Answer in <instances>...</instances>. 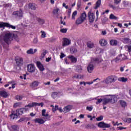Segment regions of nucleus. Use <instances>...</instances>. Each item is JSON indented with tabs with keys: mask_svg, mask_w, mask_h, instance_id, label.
Masks as SVG:
<instances>
[{
	"mask_svg": "<svg viewBox=\"0 0 131 131\" xmlns=\"http://www.w3.org/2000/svg\"><path fill=\"white\" fill-rule=\"evenodd\" d=\"M46 110H42L41 115L44 116V118H48L49 117V114L46 113Z\"/></svg>",
	"mask_w": 131,
	"mask_h": 131,
	"instance_id": "nucleus-29",
	"label": "nucleus"
},
{
	"mask_svg": "<svg viewBox=\"0 0 131 131\" xmlns=\"http://www.w3.org/2000/svg\"><path fill=\"white\" fill-rule=\"evenodd\" d=\"M125 48L126 49V50H127V51H128V52H129V53H131V46H125Z\"/></svg>",
	"mask_w": 131,
	"mask_h": 131,
	"instance_id": "nucleus-43",
	"label": "nucleus"
},
{
	"mask_svg": "<svg viewBox=\"0 0 131 131\" xmlns=\"http://www.w3.org/2000/svg\"><path fill=\"white\" fill-rule=\"evenodd\" d=\"M5 27H9V28L16 29V27L11 25L8 23L3 22L0 23V28H5Z\"/></svg>",
	"mask_w": 131,
	"mask_h": 131,
	"instance_id": "nucleus-7",
	"label": "nucleus"
},
{
	"mask_svg": "<svg viewBox=\"0 0 131 131\" xmlns=\"http://www.w3.org/2000/svg\"><path fill=\"white\" fill-rule=\"evenodd\" d=\"M0 96L3 98H7L8 97V93L6 91H0Z\"/></svg>",
	"mask_w": 131,
	"mask_h": 131,
	"instance_id": "nucleus-19",
	"label": "nucleus"
},
{
	"mask_svg": "<svg viewBox=\"0 0 131 131\" xmlns=\"http://www.w3.org/2000/svg\"><path fill=\"white\" fill-rule=\"evenodd\" d=\"M108 18L107 17H104L102 19V24H106L107 22H108Z\"/></svg>",
	"mask_w": 131,
	"mask_h": 131,
	"instance_id": "nucleus-37",
	"label": "nucleus"
},
{
	"mask_svg": "<svg viewBox=\"0 0 131 131\" xmlns=\"http://www.w3.org/2000/svg\"><path fill=\"white\" fill-rule=\"evenodd\" d=\"M77 15V11H75L73 12L72 15V19L75 20V17Z\"/></svg>",
	"mask_w": 131,
	"mask_h": 131,
	"instance_id": "nucleus-31",
	"label": "nucleus"
},
{
	"mask_svg": "<svg viewBox=\"0 0 131 131\" xmlns=\"http://www.w3.org/2000/svg\"><path fill=\"white\" fill-rule=\"evenodd\" d=\"M41 37L45 38L46 37V32L44 31H41Z\"/></svg>",
	"mask_w": 131,
	"mask_h": 131,
	"instance_id": "nucleus-44",
	"label": "nucleus"
},
{
	"mask_svg": "<svg viewBox=\"0 0 131 131\" xmlns=\"http://www.w3.org/2000/svg\"><path fill=\"white\" fill-rule=\"evenodd\" d=\"M52 110L53 112H55V111L58 110V105H56L54 107H53Z\"/></svg>",
	"mask_w": 131,
	"mask_h": 131,
	"instance_id": "nucleus-54",
	"label": "nucleus"
},
{
	"mask_svg": "<svg viewBox=\"0 0 131 131\" xmlns=\"http://www.w3.org/2000/svg\"><path fill=\"white\" fill-rule=\"evenodd\" d=\"M58 97V93L57 92H53L52 94V98L53 99H56Z\"/></svg>",
	"mask_w": 131,
	"mask_h": 131,
	"instance_id": "nucleus-42",
	"label": "nucleus"
},
{
	"mask_svg": "<svg viewBox=\"0 0 131 131\" xmlns=\"http://www.w3.org/2000/svg\"><path fill=\"white\" fill-rule=\"evenodd\" d=\"M27 69L28 71L31 73H32V72H34V71H35V67H34V65L32 64L28 65Z\"/></svg>",
	"mask_w": 131,
	"mask_h": 131,
	"instance_id": "nucleus-11",
	"label": "nucleus"
},
{
	"mask_svg": "<svg viewBox=\"0 0 131 131\" xmlns=\"http://www.w3.org/2000/svg\"><path fill=\"white\" fill-rule=\"evenodd\" d=\"M60 32L61 33H66L67 32V29L65 28H62L60 30Z\"/></svg>",
	"mask_w": 131,
	"mask_h": 131,
	"instance_id": "nucleus-45",
	"label": "nucleus"
},
{
	"mask_svg": "<svg viewBox=\"0 0 131 131\" xmlns=\"http://www.w3.org/2000/svg\"><path fill=\"white\" fill-rule=\"evenodd\" d=\"M99 62H102V59L100 57L91 58V63H99Z\"/></svg>",
	"mask_w": 131,
	"mask_h": 131,
	"instance_id": "nucleus-16",
	"label": "nucleus"
},
{
	"mask_svg": "<svg viewBox=\"0 0 131 131\" xmlns=\"http://www.w3.org/2000/svg\"><path fill=\"white\" fill-rule=\"evenodd\" d=\"M46 55H47V51H43L41 54V56H40V59L42 60L43 58H45Z\"/></svg>",
	"mask_w": 131,
	"mask_h": 131,
	"instance_id": "nucleus-40",
	"label": "nucleus"
},
{
	"mask_svg": "<svg viewBox=\"0 0 131 131\" xmlns=\"http://www.w3.org/2000/svg\"><path fill=\"white\" fill-rule=\"evenodd\" d=\"M86 110H88V111H92L93 110V106H87Z\"/></svg>",
	"mask_w": 131,
	"mask_h": 131,
	"instance_id": "nucleus-53",
	"label": "nucleus"
},
{
	"mask_svg": "<svg viewBox=\"0 0 131 131\" xmlns=\"http://www.w3.org/2000/svg\"><path fill=\"white\" fill-rule=\"evenodd\" d=\"M110 45L111 46H116L117 45V40H110Z\"/></svg>",
	"mask_w": 131,
	"mask_h": 131,
	"instance_id": "nucleus-33",
	"label": "nucleus"
},
{
	"mask_svg": "<svg viewBox=\"0 0 131 131\" xmlns=\"http://www.w3.org/2000/svg\"><path fill=\"white\" fill-rule=\"evenodd\" d=\"M117 80V77L116 76H111L107 77L105 80V83H111L112 82H115Z\"/></svg>",
	"mask_w": 131,
	"mask_h": 131,
	"instance_id": "nucleus-6",
	"label": "nucleus"
},
{
	"mask_svg": "<svg viewBox=\"0 0 131 131\" xmlns=\"http://www.w3.org/2000/svg\"><path fill=\"white\" fill-rule=\"evenodd\" d=\"M88 18H89V20L90 23H93L94 21H95V13L89 12L88 14Z\"/></svg>",
	"mask_w": 131,
	"mask_h": 131,
	"instance_id": "nucleus-9",
	"label": "nucleus"
},
{
	"mask_svg": "<svg viewBox=\"0 0 131 131\" xmlns=\"http://www.w3.org/2000/svg\"><path fill=\"white\" fill-rule=\"evenodd\" d=\"M99 42L101 47H106V45L108 44V42L105 39H101Z\"/></svg>",
	"mask_w": 131,
	"mask_h": 131,
	"instance_id": "nucleus-13",
	"label": "nucleus"
},
{
	"mask_svg": "<svg viewBox=\"0 0 131 131\" xmlns=\"http://www.w3.org/2000/svg\"><path fill=\"white\" fill-rule=\"evenodd\" d=\"M120 2H121V0H114L115 4H119Z\"/></svg>",
	"mask_w": 131,
	"mask_h": 131,
	"instance_id": "nucleus-60",
	"label": "nucleus"
},
{
	"mask_svg": "<svg viewBox=\"0 0 131 131\" xmlns=\"http://www.w3.org/2000/svg\"><path fill=\"white\" fill-rule=\"evenodd\" d=\"M36 52H37V49H35L33 51V49H30L27 51V53L29 55H33V54H35Z\"/></svg>",
	"mask_w": 131,
	"mask_h": 131,
	"instance_id": "nucleus-17",
	"label": "nucleus"
},
{
	"mask_svg": "<svg viewBox=\"0 0 131 131\" xmlns=\"http://www.w3.org/2000/svg\"><path fill=\"white\" fill-rule=\"evenodd\" d=\"M69 58L73 63H76L77 59L72 55L69 56Z\"/></svg>",
	"mask_w": 131,
	"mask_h": 131,
	"instance_id": "nucleus-26",
	"label": "nucleus"
},
{
	"mask_svg": "<svg viewBox=\"0 0 131 131\" xmlns=\"http://www.w3.org/2000/svg\"><path fill=\"white\" fill-rule=\"evenodd\" d=\"M13 36L14 35H13L11 33H6L4 37V40L5 42L7 43V45H9V43H11V42L12 41V40H13Z\"/></svg>",
	"mask_w": 131,
	"mask_h": 131,
	"instance_id": "nucleus-3",
	"label": "nucleus"
},
{
	"mask_svg": "<svg viewBox=\"0 0 131 131\" xmlns=\"http://www.w3.org/2000/svg\"><path fill=\"white\" fill-rule=\"evenodd\" d=\"M59 11H60V9H59V8L54 9L53 12V14L58 15V13L59 12Z\"/></svg>",
	"mask_w": 131,
	"mask_h": 131,
	"instance_id": "nucleus-38",
	"label": "nucleus"
},
{
	"mask_svg": "<svg viewBox=\"0 0 131 131\" xmlns=\"http://www.w3.org/2000/svg\"><path fill=\"white\" fill-rule=\"evenodd\" d=\"M38 21L40 24H43V23H45V20H43V19H41L40 18H38Z\"/></svg>",
	"mask_w": 131,
	"mask_h": 131,
	"instance_id": "nucleus-52",
	"label": "nucleus"
},
{
	"mask_svg": "<svg viewBox=\"0 0 131 131\" xmlns=\"http://www.w3.org/2000/svg\"><path fill=\"white\" fill-rule=\"evenodd\" d=\"M66 55H65V54L63 53H61L60 54V58L61 59H62V58H64V57H65Z\"/></svg>",
	"mask_w": 131,
	"mask_h": 131,
	"instance_id": "nucleus-62",
	"label": "nucleus"
},
{
	"mask_svg": "<svg viewBox=\"0 0 131 131\" xmlns=\"http://www.w3.org/2000/svg\"><path fill=\"white\" fill-rule=\"evenodd\" d=\"M122 41L124 43H128V45L131 44V40L128 38H125L123 39Z\"/></svg>",
	"mask_w": 131,
	"mask_h": 131,
	"instance_id": "nucleus-24",
	"label": "nucleus"
},
{
	"mask_svg": "<svg viewBox=\"0 0 131 131\" xmlns=\"http://www.w3.org/2000/svg\"><path fill=\"white\" fill-rule=\"evenodd\" d=\"M15 60L16 62V64L18 66H21V65L23 64V58L21 57H17V58H16Z\"/></svg>",
	"mask_w": 131,
	"mask_h": 131,
	"instance_id": "nucleus-14",
	"label": "nucleus"
},
{
	"mask_svg": "<svg viewBox=\"0 0 131 131\" xmlns=\"http://www.w3.org/2000/svg\"><path fill=\"white\" fill-rule=\"evenodd\" d=\"M30 86H31V88H32V89L35 90L36 88L38 86V82L34 81L31 84Z\"/></svg>",
	"mask_w": 131,
	"mask_h": 131,
	"instance_id": "nucleus-18",
	"label": "nucleus"
},
{
	"mask_svg": "<svg viewBox=\"0 0 131 131\" xmlns=\"http://www.w3.org/2000/svg\"><path fill=\"white\" fill-rule=\"evenodd\" d=\"M20 78H21V79H25V80L26 79V74H24L23 76H20Z\"/></svg>",
	"mask_w": 131,
	"mask_h": 131,
	"instance_id": "nucleus-55",
	"label": "nucleus"
},
{
	"mask_svg": "<svg viewBox=\"0 0 131 131\" xmlns=\"http://www.w3.org/2000/svg\"><path fill=\"white\" fill-rule=\"evenodd\" d=\"M71 106L68 105L64 108V112H69L70 110H71Z\"/></svg>",
	"mask_w": 131,
	"mask_h": 131,
	"instance_id": "nucleus-34",
	"label": "nucleus"
},
{
	"mask_svg": "<svg viewBox=\"0 0 131 131\" xmlns=\"http://www.w3.org/2000/svg\"><path fill=\"white\" fill-rule=\"evenodd\" d=\"M94 83V82L91 81V82H86V84H93Z\"/></svg>",
	"mask_w": 131,
	"mask_h": 131,
	"instance_id": "nucleus-64",
	"label": "nucleus"
},
{
	"mask_svg": "<svg viewBox=\"0 0 131 131\" xmlns=\"http://www.w3.org/2000/svg\"><path fill=\"white\" fill-rule=\"evenodd\" d=\"M95 100H97V102H96L97 105L100 104L101 102H102L103 103V98H98V97L95 98Z\"/></svg>",
	"mask_w": 131,
	"mask_h": 131,
	"instance_id": "nucleus-36",
	"label": "nucleus"
},
{
	"mask_svg": "<svg viewBox=\"0 0 131 131\" xmlns=\"http://www.w3.org/2000/svg\"><path fill=\"white\" fill-rule=\"evenodd\" d=\"M128 80V79H127V78H125V77H120L118 79V81H121V82H126V81H127V80Z\"/></svg>",
	"mask_w": 131,
	"mask_h": 131,
	"instance_id": "nucleus-25",
	"label": "nucleus"
},
{
	"mask_svg": "<svg viewBox=\"0 0 131 131\" xmlns=\"http://www.w3.org/2000/svg\"><path fill=\"white\" fill-rule=\"evenodd\" d=\"M120 104L121 106H122L123 108H125L127 106V103L123 100H120Z\"/></svg>",
	"mask_w": 131,
	"mask_h": 131,
	"instance_id": "nucleus-28",
	"label": "nucleus"
},
{
	"mask_svg": "<svg viewBox=\"0 0 131 131\" xmlns=\"http://www.w3.org/2000/svg\"><path fill=\"white\" fill-rule=\"evenodd\" d=\"M36 66L38 67L39 70H40V71H43V70H45V67H43V65H42V64H41V62H40V61H37Z\"/></svg>",
	"mask_w": 131,
	"mask_h": 131,
	"instance_id": "nucleus-12",
	"label": "nucleus"
},
{
	"mask_svg": "<svg viewBox=\"0 0 131 131\" xmlns=\"http://www.w3.org/2000/svg\"><path fill=\"white\" fill-rule=\"evenodd\" d=\"M51 60H52V58L51 57L46 58V61L47 62H50L51 61Z\"/></svg>",
	"mask_w": 131,
	"mask_h": 131,
	"instance_id": "nucleus-61",
	"label": "nucleus"
},
{
	"mask_svg": "<svg viewBox=\"0 0 131 131\" xmlns=\"http://www.w3.org/2000/svg\"><path fill=\"white\" fill-rule=\"evenodd\" d=\"M101 0H98L96 4V6L95 7V9H98V8H100V6H101Z\"/></svg>",
	"mask_w": 131,
	"mask_h": 131,
	"instance_id": "nucleus-32",
	"label": "nucleus"
},
{
	"mask_svg": "<svg viewBox=\"0 0 131 131\" xmlns=\"http://www.w3.org/2000/svg\"><path fill=\"white\" fill-rule=\"evenodd\" d=\"M110 19L111 20H117V17L115 16L113 14H111L110 15Z\"/></svg>",
	"mask_w": 131,
	"mask_h": 131,
	"instance_id": "nucleus-35",
	"label": "nucleus"
},
{
	"mask_svg": "<svg viewBox=\"0 0 131 131\" xmlns=\"http://www.w3.org/2000/svg\"><path fill=\"white\" fill-rule=\"evenodd\" d=\"M82 76H81V75H76L75 76H74V78H78L79 79L82 78Z\"/></svg>",
	"mask_w": 131,
	"mask_h": 131,
	"instance_id": "nucleus-48",
	"label": "nucleus"
},
{
	"mask_svg": "<svg viewBox=\"0 0 131 131\" xmlns=\"http://www.w3.org/2000/svg\"><path fill=\"white\" fill-rule=\"evenodd\" d=\"M121 59L120 56L119 57H117L116 59H114L115 62H117V61H119L120 59Z\"/></svg>",
	"mask_w": 131,
	"mask_h": 131,
	"instance_id": "nucleus-56",
	"label": "nucleus"
},
{
	"mask_svg": "<svg viewBox=\"0 0 131 131\" xmlns=\"http://www.w3.org/2000/svg\"><path fill=\"white\" fill-rule=\"evenodd\" d=\"M83 22H84V20H83L82 19L79 17L76 19V24H77V25H79L83 23Z\"/></svg>",
	"mask_w": 131,
	"mask_h": 131,
	"instance_id": "nucleus-22",
	"label": "nucleus"
},
{
	"mask_svg": "<svg viewBox=\"0 0 131 131\" xmlns=\"http://www.w3.org/2000/svg\"><path fill=\"white\" fill-rule=\"evenodd\" d=\"M25 112H26L25 109L24 108H21L19 110H16V112L13 111L12 112L11 115H10V117L11 119H16V118H18V115H22Z\"/></svg>",
	"mask_w": 131,
	"mask_h": 131,
	"instance_id": "nucleus-2",
	"label": "nucleus"
},
{
	"mask_svg": "<svg viewBox=\"0 0 131 131\" xmlns=\"http://www.w3.org/2000/svg\"><path fill=\"white\" fill-rule=\"evenodd\" d=\"M11 128V131H18V126L16 125L12 126Z\"/></svg>",
	"mask_w": 131,
	"mask_h": 131,
	"instance_id": "nucleus-41",
	"label": "nucleus"
},
{
	"mask_svg": "<svg viewBox=\"0 0 131 131\" xmlns=\"http://www.w3.org/2000/svg\"><path fill=\"white\" fill-rule=\"evenodd\" d=\"M71 43V41L70 39L67 38H63L62 41V47H67V46H69Z\"/></svg>",
	"mask_w": 131,
	"mask_h": 131,
	"instance_id": "nucleus-10",
	"label": "nucleus"
},
{
	"mask_svg": "<svg viewBox=\"0 0 131 131\" xmlns=\"http://www.w3.org/2000/svg\"><path fill=\"white\" fill-rule=\"evenodd\" d=\"M87 69L89 73H92V72L94 70V65L92 64H89L87 68Z\"/></svg>",
	"mask_w": 131,
	"mask_h": 131,
	"instance_id": "nucleus-21",
	"label": "nucleus"
},
{
	"mask_svg": "<svg viewBox=\"0 0 131 131\" xmlns=\"http://www.w3.org/2000/svg\"><path fill=\"white\" fill-rule=\"evenodd\" d=\"M13 16L18 19H21V18H23V11L22 10L14 11L13 13Z\"/></svg>",
	"mask_w": 131,
	"mask_h": 131,
	"instance_id": "nucleus-5",
	"label": "nucleus"
},
{
	"mask_svg": "<svg viewBox=\"0 0 131 131\" xmlns=\"http://www.w3.org/2000/svg\"><path fill=\"white\" fill-rule=\"evenodd\" d=\"M49 118H43V119L41 118H36L34 120V121L35 123H39V124H43L47 120H48Z\"/></svg>",
	"mask_w": 131,
	"mask_h": 131,
	"instance_id": "nucleus-8",
	"label": "nucleus"
},
{
	"mask_svg": "<svg viewBox=\"0 0 131 131\" xmlns=\"http://www.w3.org/2000/svg\"><path fill=\"white\" fill-rule=\"evenodd\" d=\"M98 126L99 127H107L109 128L110 127V124L105 123L103 122H100L98 123Z\"/></svg>",
	"mask_w": 131,
	"mask_h": 131,
	"instance_id": "nucleus-15",
	"label": "nucleus"
},
{
	"mask_svg": "<svg viewBox=\"0 0 131 131\" xmlns=\"http://www.w3.org/2000/svg\"><path fill=\"white\" fill-rule=\"evenodd\" d=\"M104 52V50L100 48H97L95 51L96 54H101Z\"/></svg>",
	"mask_w": 131,
	"mask_h": 131,
	"instance_id": "nucleus-30",
	"label": "nucleus"
},
{
	"mask_svg": "<svg viewBox=\"0 0 131 131\" xmlns=\"http://www.w3.org/2000/svg\"><path fill=\"white\" fill-rule=\"evenodd\" d=\"M80 17L83 20L85 21L86 20V13L83 11L80 15Z\"/></svg>",
	"mask_w": 131,
	"mask_h": 131,
	"instance_id": "nucleus-20",
	"label": "nucleus"
},
{
	"mask_svg": "<svg viewBox=\"0 0 131 131\" xmlns=\"http://www.w3.org/2000/svg\"><path fill=\"white\" fill-rule=\"evenodd\" d=\"M21 103L20 102H17V103H15L14 104V107L15 108L17 107H20V106H21Z\"/></svg>",
	"mask_w": 131,
	"mask_h": 131,
	"instance_id": "nucleus-46",
	"label": "nucleus"
},
{
	"mask_svg": "<svg viewBox=\"0 0 131 131\" xmlns=\"http://www.w3.org/2000/svg\"><path fill=\"white\" fill-rule=\"evenodd\" d=\"M80 84H83L84 86L86 85V82H80Z\"/></svg>",
	"mask_w": 131,
	"mask_h": 131,
	"instance_id": "nucleus-63",
	"label": "nucleus"
},
{
	"mask_svg": "<svg viewBox=\"0 0 131 131\" xmlns=\"http://www.w3.org/2000/svg\"><path fill=\"white\" fill-rule=\"evenodd\" d=\"M118 129L119 130H122V129H126V127H118Z\"/></svg>",
	"mask_w": 131,
	"mask_h": 131,
	"instance_id": "nucleus-59",
	"label": "nucleus"
},
{
	"mask_svg": "<svg viewBox=\"0 0 131 131\" xmlns=\"http://www.w3.org/2000/svg\"><path fill=\"white\" fill-rule=\"evenodd\" d=\"M38 41V40H37V38H35L33 40V43H37V42Z\"/></svg>",
	"mask_w": 131,
	"mask_h": 131,
	"instance_id": "nucleus-58",
	"label": "nucleus"
},
{
	"mask_svg": "<svg viewBox=\"0 0 131 131\" xmlns=\"http://www.w3.org/2000/svg\"><path fill=\"white\" fill-rule=\"evenodd\" d=\"M103 118V116H99V117H98V118H96V120L97 121H102Z\"/></svg>",
	"mask_w": 131,
	"mask_h": 131,
	"instance_id": "nucleus-49",
	"label": "nucleus"
},
{
	"mask_svg": "<svg viewBox=\"0 0 131 131\" xmlns=\"http://www.w3.org/2000/svg\"><path fill=\"white\" fill-rule=\"evenodd\" d=\"M116 102H117V97L115 95H106L103 98V105H107L109 103L114 104Z\"/></svg>",
	"mask_w": 131,
	"mask_h": 131,
	"instance_id": "nucleus-1",
	"label": "nucleus"
},
{
	"mask_svg": "<svg viewBox=\"0 0 131 131\" xmlns=\"http://www.w3.org/2000/svg\"><path fill=\"white\" fill-rule=\"evenodd\" d=\"M34 106H41V107H42L43 106V104L42 103H36V102H33L32 103H29L28 105L25 106L24 109H25L26 111H28L31 108H32V107H34Z\"/></svg>",
	"mask_w": 131,
	"mask_h": 131,
	"instance_id": "nucleus-4",
	"label": "nucleus"
},
{
	"mask_svg": "<svg viewBox=\"0 0 131 131\" xmlns=\"http://www.w3.org/2000/svg\"><path fill=\"white\" fill-rule=\"evenodd\" d=\"M120 57H121V59H122L123 60H125V59H127V56H125L124 54L121 55Z\"/></svg>",
	"mask_w": 131,
	"mask_h": 131,
	"instance_id": "nucleus-47",
	"label": "nucleus"
},
{
	"mask_svg": "<svg viewBox=\"0 0 131 131\" xmlns=\"http://www.w3.org/2000/svg\"><path fill=\"white\" fill-rule=\"evenodd\" d=\"M16 100H17V101H20V100H22L23 97H22L20 95H17L16 97Z\"/></svg>",
	"mask_w": 131,
	"mask_h": 131,
	"instance_id": "nucleus-50",
	"label": "nucleus"
},
{
	"mask_svg": "<svg viewBox=\"0 0 131 131\" xmlns=\"http://www.w3.org/2000/svg\"><path fill=\"white\" fill-rule=\"evenodd\" d=\"M87 47H88V48H89L90 49H93V48H94V47H95V45L92 41H88L87 42Z\"/></svg>",
	"mask_w": 131,
	"mask_h": 131,
	"instance_id": "nucleus-27",
	"label": "nucleus"
},
{
	"mask_svg": "<svg viewBox=\"0 0 131 131\" xmlns=\"http://www.w3.org/2000/svg\"><path fill=\"white\" fill-rule=\"evenodd\" d=\"M123 120L124 122H127V123H131V118H123Z\"/></svg>",
	"mask_w": 131,
	"mask_h": 131,
	"instance_id": "nucleus-39",
	"label": "nucleus"
},
{
	"mask_svg": "<svg viewBox=\"0 0 131 131\" xmlns=\"http://www.w3.org/2000/svg\"><path fill=\"white\" fill-rule=\"evenodd\" d=\"M26 119V118H21L20 120H18L19 122H22L23 121H25V120Z\"/></svg>",
	"mask_w": 131,
	"mask_h": 131,
	"instance_id": "nucleus-57",
	"label": "nucleus"
},
{
	"mask_svg": "<svg viewBox=\"0 0 131 131\" xmlns=\"http://www.w3.org/2000/svg\"><path fill=\"white\" fill-rule=\"evenodd\" d=\"M77 70L78 72H81V70H82V68H81V66H78V68H77Z\"/></svg>",
	"mask_w": 131,
	"mask_h": 131,
	"instance_id": "nucleus-51",
	"label": "nucleus"
},
{
	"mask_svg": "<svg viewBox=\"0 0 131 131\" xmlns=\"http://www.w3.org/2000/svg\"><path fill=\"white\" fill-rule=\"evenodd\" d=\"M28 7L30 9H31V10H35L37 8L36 5L33 3H30L28 5Z\"/></svg>",
	"mask_w": 131,
	"mask_h": 131,
	"instance_id": "nucleus-23",
	"label": "nucleus"
}]
</instances>
